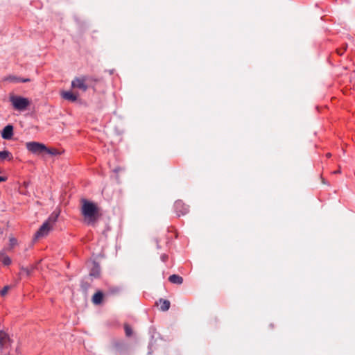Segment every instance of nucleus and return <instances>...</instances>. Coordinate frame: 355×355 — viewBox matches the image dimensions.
I'll return each instance as SVG.
<instances>
[{
	"label": "nucleus",
	"instance_id": "nucleus-1",
	"mask_svg": "<svg viewBox=\"0 0 355 355\" xmlns=\"http://www.w3.org/2000/svg\"><path fill=\"white\" fill-rule=\"evenodd\" d=\"M81 202V214L84 216L85 222L87 225H94L101 218L102 214L98 205L92 202L83 198Z\"/></svg>",
	"mask_w": 355,
	"mask_h": 355
},
{
	"label": "nucleus",
	"instance_id": "nucleus-2",
	"mask_svg": "<svg viewBox=\"0 0 355 355\" xmlns=\"http://www.w3.org/2000/svg\"><path fill=\"white\" fill-rule=\"evenodd\" d=\"M9 101L12 108L19 112H24L31 105V101L28 98L15 95L13 93L9 94Z\"/></svg>",
	"mask_w": 355,
	"mask_h": 355
},
{
	"label": "nucleus",
	"instance_id": "nucleus-3",
	"mask_svg": "<svg viewBox=\"0 0 355 355\" xmlns=\"http://www.w3.org/2000/svg\"><path fill=\"white\" fill-rule=\"evenodd\" d=\"M26 147L29 152L35 155H40L47 150V147L44 144L37 141L27 142Z\"/></svg>",
	"mask_w": 355,
	"mask_h": 355
},
{
	"label": "nucleus",
	"instance_id": "nucleus-4",
	"mask_svg": "<svg viewBox=\"0 0 355 355\" xmlns=\"http://www.w3.org/2000/svg\"><path fill=\"white\" fill-rule=\"evenodd\" d=\"M92 80V78L88 76L75 78L74 80L71 82V87L73 88H78L82 91L85 92L89 87L87 83Z\"/></svg>",
	"mask_w": 355,
	"mask_h": 355
},
{
	"label": "nucleus",
	"instance_id": "nucleus-5",
	"mask_svg": "<svg viewBox=\"0 0 355 355\" xmlns=\"http://www.w3.org/2000/svg\"><path fill=\"white\" fill-rule=\"evenodd\" d=\"M51 230H53V227L48 224L46 222H44L36 232L34 236V240H37L47 236Z\"/></svg>",
	"mask_w": 355,
	"mask_h": 355
},
{
	"label": "nucleus",
	"instance_id": "nucleus-6",
	"mask_svg": "<svg viewBox=\"0 0 355 355\" xmlns=\"http://www.w3.org/2000/svg\"><path fill=\"white\" fill-rule=\"evenodd\" d=\"M13 136V126L12 125H6L1 131V137L3 139L9 140Z\"/></svg>",
	"mask_w": 355,
	"mask_h": 355
},
{
	"label": "nucleus",
	"instance_id": "nucleus-7",
	"mask_svg": "<svg viewBox=\"0 0 355 355\" xmlns=\"http://www.w3.org/2000/svg\"><path fill=\"white\" fill-rule=\"evenodd\" d=\"M101 275V268L99 264L94 261L92 262V268L89 272V275L94 277H99Z\"/></svg>",
	"mask_w": 355,
	"mask_h": 355
},
{
	"label": "nucleus",
	"instance_id": "nucleus-8",
	"mask_svg": "<svg viewBox=\"0 0 355 355\" xmlns=\"http://www.w3.org/2000/svg\"><path fill=\"white\" fill-rule=\"evenodd\" d=\"M11 342L9 335L3 331H0V348H4Z\"/></svg>",
	"mask_w": 355,
	"mask_h": 355
},
{
	"label": "nucleus",
	"instance_id": "nucleus-9",
	"mask_svg": "<svg viewBox=\"0 0 355 355\" xmlns=\"http://www.w3.org/2000/svg\"><path fill=\"white\" fill-rule=\"evenodd\" d=\"M60 213V210L54 211L45 222H46L48 224H49L51 226L53 227L54 225L55 224L58 220Z\"/></svg>",
	"mask_w": 355,
	"mask_h": 355
},
{
	"label": "nucleus",
	"instance_id": "nucleus-10",
	"mask_svg": "<svg viewBox=\"0 0 355 355\" xmlns=\"http://www.w3.org/2000/svg\"><path fill=\"white\" fill-rule=\"evenodd\" d=\"M175 206V209H176L177 211L181 212L182 215L187 214L189 211L188 207H185L184 205V204L182 203V202L180 200L176 201Z\"/></svg>",
	"mask_w": 355,
	"mask_h": 355
},
{
	"label": "nucleus",
	"instance_id": "nucleus-11",
	"mask_svg": "<svg viewBox=\"0 0 355 355\" xmlns=\"http://www.w3.org/2000/svg\"><path fill=\"white\" fill-rule=\"evenodd\" d=\"M61 96L64 99L74 102L77 100V96L71 92L63 91L61 92Z\"/></svg>",
	"mask_w": 355,
	"mask_h": 355
},
{
	"label": "nucleus",
	"instance_id": "nucleus-12",
	"mask_svg": "<svg viewBox=\"0 0 355 355\" xmlns=\"http://www.w3.org/2000/svg\"><path fill=\"white\" fill-rule=\"evenodd\" d=\"M103 299V293L101 291L96 292L92 297V302L96 304H101Z\"/></svg>",
	"mask_w": 355,
	"mask_h": 355
},
{
	"label": "nucleus",
	"instance_id": "nucleus-13",
	"mask_svg": "<svg viewBox=\"0 0 355 355\" xmlns=\"http://www.w3.org/2000/svg\"><path fill=\"white\" fill-rule=\"evenodd\" d=\"M114 347L117 352H123L126 350L127 345L123 341H118L114 343Z\"/></svg>",
	"mask_w": 355,
	"mask_h": 355
},
{
	"label": "nucleus",
	"instance_id": "nucleus-14",
	"mask_svg": "<svg viewBox=\"0 0 355 355\" xmlns=\"http://www.w3.org/2000/svg\"><path fill=\"white\" fill-rule=\"evenodd\" d=\"M5 80H8V81H10V82H14V83H19V82L28 83V82L31 81V80L29 78H21L17 77L15 76H10L6 78Z\"/></svg>",
	"mask_w": 355,
	"mask_h": 355
},
{
	"label": "nucleus",
	"instance_id": "nucleus-15",
	"mask_svg": "<svg viewBox=\"0 0 355 355\" xmlns=\"http://www.w3.org/2000/svg\"><path fill=\"white\" fill-rule=\"evenodd\" d=\"M168 280L171 283L175 284H182L183 282V279L182 277L178 275H172L168 277Z\"/></svg>",
	"mask_w": 355,
	"mask_h": 355
},
{
	"label": "nucleus",
	"instance_id": "nucleus-16",
	"mask_svg": "<svg viewBox=\"0 0 355 355\" xmlns=\"http://www.w3.org/2000/svg\"><path fill=\"white\" fill-rule=\"evenodd\" d=\"M159 304H160V309L162 311H166L169 309L170 308V302L167 300H163V299H160L159 300Z\"/></svg>",
	"mask_w": 355,
	"mask_h": 355
},
{
	"label": "nucleus",
	"instance_id": "nucleus-17",
	"mask_svg": "<svg viewBox=\"0 0 355 355\" xmlns=\"http://www.w3.org/2000/svg\"><path fill=\"white\" fill-rule=\"evenodd\" d=\"M12 159V154L8 150L0 151V159L3 161L5 159L11 160Z\"/></svg>",
	"mask_w": 355,
	"mask_h": 355
},
{
	"label": "nucleus",
	"instance_id": "nucleus-18",
	"mask_svg": "<svg viewBox=\"0 0 355 355\" xmlns=\"http://www.w3.org/2000/svg\"><path fill=\"white\" fill-rule=\"evenodd\" d=\"M45 153L51 155H60L62 153V152L60 151L58 149L55 148H48L47 150H45Z\"/></svg>",
	"mask_w": 355,
	"mask_h": 355
},
{
	"label": "nucleus",
	"instance_id": "nucleus-19",
	"mask_svg": "<svg viewBox=\"0 0 355 355\" xmlns=\"http://www.w3.org/2000/svg\"><path fill=\"white\" fill-rule=\"evenodd\" d=\"M1 261L5 266H8L11 263V259L8 257L4 255L3 253L0 254Z\"/></svg>",
	"mask_w": 355,
	"mask_h": 355
},
{
	"label": "nucleus",
	"instance_id": "nucleus-20",
	"mask_svg": "<svg viewBox=\"0 0 355 355\" xmlns=\"http://www.w3.org/2000/svg\"><path fill=\"white\" fill-rule=\"evenodd\" d=\"M124 329L126 336L130 337L133 334V331L132 327L128 324H124Z\"/></svg>",
	"mask_w": 355,
	"mask_h": 355
},
{
	"label": "nucleus",
	"instance_id": "nucleus-21",
	"mask_svg": "<svg viewBox=\"0 0 355 355\" xmlns=\"http://www.w3.org/2000/svg\"><path fill=\"white\" fill-rule=\"evenodd\" d=\"M10 288V286H6L3 288V289L0 292V295L1 296H4L7 294L8 291H9V289Z\"/></svg>",
	"mask_w": 355,
	"mask_h": 355
},
{
	"label": "nucleus",
	"instance_id": "nucleus-22",
	"mask_svg": "<svg viewBox=\"0 0 355 355\" xmlns=\"http://www.w3.org/2000/svg\"><path fill=\"white\" fill-rule=\"evenodd\" d=\"M109 291L111 293L115 294L120 291V288L119 287H111L110 288Z\"/></svg>",
	"mask_w": 355,
	"mask_h": 355
},
{
	"label": "nucleus",
	"instance_id": "nucleus-23",
	"mask_svg": "<svg viewBox=\"0 0 355 355\" xmlns=\"http://www.w3.org/2000/svg\"><path fill=\"white\" fill-rule=\"evenodd\" d=\"M21 272L25 273L28 276L31 274V270L30 269H28V268H26L22 267L21 268Z\"/></svg>",
	"mask_w": 355,
	"mask_h": 355
},
{
	"label": "nucleus",
	"instance_id": "nucleus-24",
	"mask_svg": "<svg viewBox=\"0 0 355 355\" xmlns=\"http://www.w3.org/2000/svg\"><path fill=\"white\" fill-rule=\"evenodd\" d=\"M123 170V168L117 166L113 170V172L117 174L119 172L122 171Z\"/></svg>",
	"mask_w": 355,
	"mask_h": 355
},
{
	"label": "nucleus",
	"instance_id": "nucleus-25",
	"mask_svg": "<svg viewBox=\"0 0 355 355\" xmlns=\"http://www.w3.org/2000/svg\"><path fill=\"white\" fill-rule=\"evenodd\" d=\"M347 44H345V47H344L343 51H341L340 49H337L338 54L343 55V51H345L347 49Z\"/></svg>",
	"mask_w": 355,
	"mask_h": 355
},
{
	"label": "nucleus",
	"instance_id": "nucleus-26",
	"mask_svg": "<svg viewBox=\"0 0 355 355\" xmlns=\"http://www.w3.org/2000/svg\"><path fill=\"white\" fill-rule=\"evenodd\" d=\"M10 245L12 246H14L17 243V240L15 239H14V238H11L10 239Z\"/></svg>",
	"mask_w": 355,
	"mask_h": 355
},
{
	"label": "nucleus",
	"instance_id": "nucleus-27",
	"mask_svg": "<svg viewBox=\"0 0 355 355\" xmlns=\"http://www.w3.org/2000/svg\"><path fill=\"white\" fill-rule=\"evenodd\" d=\"M167 259V256L166 254H164L162 256V259L163 261H165Z\"/></svg>",
	"mask_w": 355,
	"mask_h": 355
},
{
	"label": "nucleus",
	"instance_id": "nucleus-28",
	"mask_svg": "<svg viewBox=\"0 0 355 355\" xmlns=\"http://www.w3.org/2000/svg\"><path fill=\"white\" fill-rule=\"evenodd\" d=\"M6 180V178L0 176V182Z\"/></svg>",
	"mask_w": 355,
	"mask_h": 355
},
{
	"label": "nucleus",
	"instance_id": "nucleus-29",
	"mask_svg": "<svg viewBox=\"0 0 355 355\" xmlns=\"http://www.w3.org/2000/svg\"><path fill=\"white\" fill-rule=\"evenodd\" d=\"M340 172H341V171H340V169H338V170H337V171H334V172H333V173H334V174H338V173H340Z\"/></svg>",
	"mask_w": 355,
	"mask_h": 355
},
{
	"label": "nucleus",
	"instance_id": "nucleus-30",
	"mask_svg": "<svg viewBox=\"0 0 355 355\" xmlns=\"http://www.w3.org/2000/svg\"><path fill=\"white\" fill-rule=\"evenodd\" d=\"M327 157H330L331 156V154L330 153H328L327 155H326Z\"/></svg>",
	"mask_w": 355,
	"mask_h": 355
},
{
	"label": "nucleus",
	"instance_id": "nucleus-31",
	"mask_svg": "<svg viewBox=\"0 0 355 355\" xmlns=\"http://www.w3.org/2000/svg\"><path fill=\"white\" fill-rule=\"evenodd\" d=\"M116 181H117L118 182H119V175H116Z\"/></svg>",
	"mask_w": 355,
	"mask_h": 355
},
{
	"label": "nucleus",
	"instance_id": "nucleus-32",
	"mask_svg": "<svg viewBox=\"0 0 355 355\" xmlns=\"http://www.w3.org/2000/svg\"><path fill=\"white\" fill-rule=\"evenodd\" d=\"M24 186H25L26 187L28 186V183H26V182H24Z\"/></svg>",
	"mask_w": 355,
	"mask_h": 355
}]
</instances>
